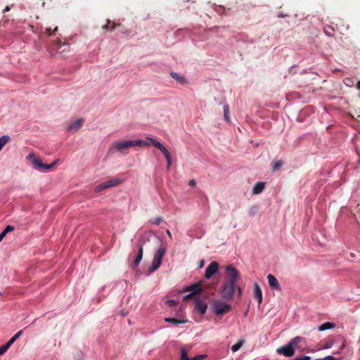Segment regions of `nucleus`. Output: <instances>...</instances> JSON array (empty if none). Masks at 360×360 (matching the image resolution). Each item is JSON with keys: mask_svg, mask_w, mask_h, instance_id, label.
Here are the masks:
<instances>
[{"mask_svg": "<svg viewBox=\"0 0 360 360\" xmlns=\"http://www.w3.org/2000/svg\"><path fill=\"white\" fill-rule=\"evenodd\" d=\"M137 245L139 248L138 253L136 255H134L132 253L130 255L131 258L134 257L133 262H132V268L134 269H136L138 267V266L139 265V264L143 258V243L141 241H139Z\"/></svg>", "mask_w": 360, "mask_h": 360, "instance_id": "nucleus-9", "label": "nucleus"}, {"mask_svg": "<svg viewBox=\"0 0 360 360\" xmlns=\"http://www.w3.org/2000/svg\"><path fill=\"white\" fill-rule=\"evenodd\" d=\"M200 283H195L186 288L185 291H191L194 295L198 293L201 291V288H200Z\"/></svg>", "mask_w": 360, "mask_h": 360, "instance_id": "nucleus-18", "label": "nucleus"}, {"mask_svg": "<svg viewBox=\"0 0 360 360\" xmlns=\"http://www.w3.org/2000/svg\"><path fill=\"white\" fill-rule=\"evenodd\" d=\"M59 161V159H56L53 162L49 164L46 167L48 170L51 169Z\"/></svg>", "mask_w": 360, "mask_h": 360, "instance_id": "nucleus-35", "label": "nucleus"}, {"mask_svg": "<svg viewBox=\"0 0 360 360\" xmlns=\"http://www.w3.org/2000/svg\"><path fill=\"white\" fill-rule=\"evenodd\" d=\"M149 146V143L143 140H133L126 141H117L113 143L109 148L110 153H114L115 151H120L124 153V151L128 148L133 146Z\"/></svg>", "mask_w": 360, "mask_h": 360, "instance_id": "nucleus-1", "label": "nucleus"}, {"mask_svg": "<svg viewBox=\"0 0 360 360\" xmlns=\"http://www.w3.org/2000/svg\"><path fill=\"white\" fill-rule=\"evenodd\" d=\"M265 188V183L262 181H259L255 184L253 187L252 193L255 195H258L261 193Z\"/></svg>", "mask_w": 360, "mask_h": 360, "instance_id": "nucleus-17", "label": "nucleus"}, {"mask_svg": "<svg viewBox=\"0 0 360 360\" xmlns=\"http://www.w3.org/2000/svg\"><path fill=\"white\" fill-rule=\"evenodd\" d=\"M236 291V283L224 281L221 290V297L226 300H231Z\"/></svg>", "mask_w": 360, "mask_h": 360, "instance_id": "nucleus-2", "label": "nucleus"}, {"mask_svg": "<svg viewBox=\"0 0 360 360\" xmlns=\"http://www.w3.org/2000/svg\"><path fill=\"white\" fill-rule=\"evenodd\" d=\"M58 30V27H56L53 30H51V27L46 28L45 34L47 37H50L53 35V34Z\"/></svg>", "mask_w": 360, "mask_h": 360, "instance_id": "nucleus-29", "label": "nucleus"}, {"mask_svg": "<svg viewBox=\"0 0 360 360\" xmlns=\"http://www.w3.org/2000/svg\"><path fill=\"white\" fill-rule=\"evenodd\" d=\"M17 339L15 338V336H13L6 344L10 347L16 340Z\"/></svg>", "mask_w": 360, "mask_h": 360, "instance_id": "nucleus-37", "label": "nucleus"}, {"mask_svg": "<svg viewBox=\"0 0 360 360\" xmlns=\"http://www.w3.org/2000/svg\"><path fill=\"white\" fill-rule=\"evenodd\" d=\"M111 24V21L110 20H107V24H105V25H103L102 27V29L103 30H107V29H110V25Z\"/></svg>", "mask_w": 360, "mask_h": 360, "instance_id": "nucleus-39", "label": "nucleus"}, {"mask_svg": "<svg viewBox=\"0 0 360 360\" xmlns=\"http://www.w3.org/2000/svg\"><path fill=\"white\" fill-rule=\"evenodd\" d=\"M189 186H195V184H196V182L194 179H191L189 181V183H188Z\"/></svg>", "mask_w": 360, "mask_h": 360, "instance_id": "nucleus-48", "label": "nucleus"}, {"mask_svg": "<svg viewBox=\"0 0 360 360\" xmlns=\"http://www.w3.org/2000/svg\"><path fill=\"white\" fill-rule=\"evenodd\" d=\"M203 357H204L203 355H197L193 358H191L190 360H201L203 359Z\"/></svg>", "mask_w": 360, "mask_h": 360, "instance_id": "nucleus-41", "label": "nucleus"}, {"mask_svg": "<svg viewBox=\"0 0 360 360\" xmlns=\"http://www.w3.org/2000/svg\"><path fill=\"white\" fill-rule=\"evenodd\" d=\"M160 150L164 154L165 158L170 155L169 151L166 149V148L165 146H163V148H160Z\"/></svg>", "mask_w": 360, "mask_h": 360, "instance_id": "nucleus-36", "label": "nucleus"}, {"mask_svg": "<svg viewBox=\"0 0 360 360\" xmlns=\"http://www.w3.org/2000/svg\"><path fill=\"white\" fill-rule=\"evenodd\" d=\"M166 304H167L169 307H175V306H176L177 302H176L175 300H169L166 301Z\"/></svg>", "mask_w": 360, "mask_h": 360, "instance_id": "nucleus-34", "label": "nucleus"}, {"mask_svg": "<svg viewBox=\"0 0 360 360\" xmlns=\"http://www.w3.org/2000/svg\"><path fill=\"white\" fill-rule=\"evenodd\" d=\"M167 251L166 245L164 244H162L158 250L156 251L154 257L158 259H160L162 261L163 257L165 256Z\"/></svg>", "mask_w": 360, "mask_h": 360, "instance_id": "nucleus-15", "label": "nucleus"}, {"mask_svg": "<svg viewBox=\"0 0 360 360\" xmlns=\"http://www.w3.org/2000/svg\"><path fill=\"white\" fill-rule=\"evenodd\" d=\"M292 340H295L296 342H294V343H293L294 352L295 351V349H297L300 352H311L308 348V347L307 345V341H306L305 338L300 337V336H297L295 338H293Z\"/></svg>", "mask_w": 360, "mask_h": 360, "instance_id": "nucleus-5", "label": "nucleus"}, {"mask_svg": "<svg viewBox=\"0 0 360 360\" xmlns=\"http://www.w3.org/2000/svg\"><path fill=\"white\" fill-rule=\"evenodd\" d=\"M334 327H335L334 323H330V322H326V323L321 324L319 327V330L323 331V330H328V329H331V328H333Z\"/></svg>", "mask_w": 360, "mask_h": 360, "instance_id": "nucleus-20", "label": "nucleus"}, {"mask_svg": "<svg viewBox=\"0 0 360 360\" xmlns=\"http://www.w3.org/2000/svg\"><path fill=\"white\" fill-rule=\"evenodd\" d=\"M194 295H195L193 292H191L190 294L186 295L184 299V300H188V299H190V298L193 297Z\"/></svg>", "mask_w": 360, "mask_h": 360, "instance_id": "nucleus-47", "label": "nucleus"}, {"mask_svg": "<svg viewBox=\"0 0 360 360\" xmlns=\"http://www.w3.org/2000/svg\"><path fill=\"white\" fill-rule=\"evenodd\" d=\"M267 279L269 285L272 289L281 290L279 283L274 276H273L272 274H269L267 276Z\"/></svg>", "mask_w": 360, "mask_h": 360, "instance_id": "nucleus-12", "label": "nucleus"}, {"mask_svg": "<svg viewBox=\"0 0 360 360\" xmlns=\"http://www.w3.org/2000/svg\"><path fill=\"white\" fill-rule=\"evenodd\" d=\"M122 181H123V180L121 179L120 178L115 177V178H112L110 180H108L106 181H104V182L98 184L96 187L95 191L96 192H100L105 189L120 185V184L122 183Z\"/></svg>", "mask_w": 360, "mask_h": 360, "instance_id": "nucleus-4", "label": "nucleus"}, {"mask_svg": "<svg viewBox=\"0 0 360 360\" xmlns=\"http://www.w3.org/2000/svg\"><path fill=\"white\" fill-rule=\"evenodd\" d=\"M296 342L295 340H290L288 344L281 347L276 349V352L279 354H282L286 357H290L294 355L295 352L293 349V343Z\"/></svg>", "mask_w": 360, "mask_h": 360, "instance_id": "nucleus-7", "label": "nucleus"}, {"mask_svg": "<svg viewBox=\"0 0 360 360\" xmlns=\"http://www.w3.org/2000/svg\"><path fill=\"white\" fill-rule=\"evenodd\" d=\"M344 84L347 86L352 87L354 85V80L352 78L347 77L343 80Z\"/></svg>", "mask_w": 360, "mask_h": 360, "instance_id": "nucleus-26", "label": "nucleus"}, {"mask_svg": "<svg viewBox=\"0 0 360 360\" xmlns=\"http://www.w3.org/2000/svg\"><path fill=\"white\" fill-rule=\"evenodd\" d=\"M229 107L228 105H225L224 106V120L226 122H229L230 117H229Z\"/></svg>", "mask_w": 360, "mask_h": 360, "instance_id": "nucleus-27", "label": "nucleus"}, {"mask_svg": "<svg viewBox=\"0 0 360 360\" xmlns=\"http://www.w3.org/2000/svg\"><path fill=\"white\" fill-rule=\"evenodd\" d=\"M214 311L217 315H221L229 312L231 310V306L223 302L215 300L212 304Z\"/></svg>", "mask_w": 360, "mask_h": 360, "instance_id": "nucleus-6", "label": "nucleus"}, {"mask_svg": "<svg viewBox=\"0 0 360 360\" xmlns=\"http://www.w3.org/2000/svg\"><path fill=\"white\" fill-rule=\"evenodd\" d=\"M23 330H19L17 333H15L13 336H15V338L18 339L22 334Z\"/></svg>", "mask_w": 360, "mask_h": 360, "instance_id": "nucleus-45", "label": "nucleus"}, {"mask_svg": "<svg viewBox=\"0 0 360 360\" xmlns=\"http://www.w3.org/2000/svg\"><path fill=\"white\" fill-rule=\"evenodd\" d=\"M23 330H19L17 333H15L13 336H15V338L18 339L22 334Z\"/></svg>", "mask_w": 360, "mask_h": 360, "instance_id": "nucleus-46", "label": "nucleus"}, {"mask_svg": "<svg viewBox=\"0 0 360 360\" xmlns=\"http://www.w3.org/2000/svg\"><path fill=\"white\" fill-rule=\"evenodd\" d=\"M27 158L32 161L34 169L40 171L48 170L46 168L48 164L43 163L39 157L36 156L34 153H30Z\"/></svg>", "mask_w": 360, "mask_h": 360, "instance_id": "nucleus-8", "label": "nucleus"}, {"mask_svg": "<svg viewBox=\"0 0 360 360\" xmlns=\"http://www.w3.org/2000/svg\"><path fill=\"white\" fill-rule=\"evenodd\" d=\"M84 120L82 119H78L71 123L69 124L67 131H76L78 129H79L82 124H83Z\"/></svg>", "mask_w": 360, "mask_h": 360, "instance_id": "nucleus-11", "label": "nucleus"}, {"mask_svg": "<svg viewBox=\"0 0 360 360\" xmlns=\"http://www.w3.org/2000/svg\"><path fill=\"white\" fill-rule=\"evenodd\" d=\"M219 264L217 262H212L206 268L205 277L210 278L218 270Z\"/></svg>", "mask_w": 360, "mask_h": 360, "instance_id": "nucleus-10", "label": "nucleus"}, {"mask_svg": "<svg viewBox=\"0 0 360 360\" xmlns=\"http://www.w3.org/2000/svg\"><path fill=\"white\" fill-rule=\"evenodd\" d=\"M117 24H116L115 22H111V24L110 25V30H113L115 29V27H117Z\"/></svg>", "mask_w": 360, "mask_h": 360, "instance_id": "nucleus-42", "label": "nucleus"}, {"mask_svg": "<svg viewBox=\"0 0 360 360\" xmlns=\"http://www.w3.org/2000/svg\"><path fill=\"white\" fill-rule=\"evenodd\" d=\"M324 32L327 36L332 37L334 34V29L330 26L326 27L324 28Z\"/></svg>", "mask_w": 360, "mask_h": 360, "instance_id": "nucleus-25", "label": "nucleus"}, {"mask_svg": "<svg viewBox=\"0 0 360 360\" xmlns=\"http://www.w3.org/2000/svg\"><path fill=\"white\" fill-rule=\"evenodd\" d=\"M6 234L2 231L0 234V242L3 240V238L5 237Z\"/></svg>", "mask_w": 360, "mask_h": 360, "instance_id": "nucleus-49", "label": "nucleus"}, {"mask_svg": "<svg viewBox=\"0 0 360 360\" xmlns=\"http://www.w3.org/2000/svg\"><path fill=\"white\" fill-rule=\"evenodd\" d=\"M170 75L173 79H174L177 82H179L181 84H185L187 83L186 79L184 77L179 76L176 72H171Z\"/></svg>", "mask_w": 360, "mask_h": 360, "instance_id": "nucleus-19", "label": "nucleus"}, {"mask_svg": "<svg viewBox=\"0 0 360 360\" xmlns=\"http://www.w3.org/2000/svg\"><path fill=\"white\" fill-rule=\"evenodd\" d=\"M329 347V345H326V346L323 347V349H327Z\"/></svg>", "mask_w": 360, "mask_h": 360, "instance_id": "nucleus-54", "label": "nucleus"}, {"mask_svg": "<svg viewBox=\"0 0 360 360\" xmlns=\"http://www.w3.org/2000/svg\"><path fill=\"white\" fill-rule=\"evenodd\" d=\"M147 140L150 141V143L157 148L160 150V148H163V146L162 143H160L157 140L153 139V138H147Z\"/></svg>", "mask_w": 360, "mask_h": 360, "instance_id": "nucleus-24", "label": "nucleus"}, {"mask_svg": "<svg viewBox=\"0 0 360 360\" xmlns=\"http://www.w3.org/2000/svg\"><path fill=\"white\" fill-rule=\"evenodd\" d=\"M207 309V305L206 303L197 300L195 302V309L198 311L200 314H204L206 312Z\"/></svg>", "mask_w": 360, "mask_h": 360, "instance_id": "nucleus-13", "label": "nucleus"}, {"mask_svg": "<svg viewBox=\"0 0 360 360\" xmlns=\"http://www.w3.org/2000/svg\"><path fill=\"white\" fill-rule=\"evenodd\" d=\"M283 165V162L281 160H278L274 162L273 165V171H276L280 169V167Z\"/></svg>", "mask_w": 360, "mask_h": 360, "instance_id": "nucleus-30", "label": "nucleus"}, {"mask_svg": "<svg viewBox=\"0 0 360 360\" xmlns=\"http://www.w3.org/2000/svg\"><path fill=\"white\" fill-rule=\"evenodd\" d=\"M167 162V168H169L171 164H172V158L171 155L165 158Z\"/></svg>", "mask_w": 360, "mask_h": 360, "instance_id": "nucleus-40", "label": "nucleus"}, {"mask_svg": "<svg viewBox=\"0 0 360 360\" xmlns=\"http://www.w3.org/2000/svg\"><path fill=\"white\" fill-rule=\"evenodd\" d=\"M10 137L7 135L2 136L0 137V151L4 146H6L10 141Z\"/></svg>", "mask_w": 360, "mask_h": 360, "instance_id": "nucleus-22", "label": "nucleus"}, {"mask_svg": "<svg viewBox=\"0 0 360 360\" xmlns=\"http://www.w3.org/2000/svg\"><path fill=\"white\" fill-rule=\"evenodd\" d=\"M244 344V340H240L238 341L237 343H236L235 345H233L232 347H231V350L233 352H237L238 350H239L242 346Z\"/></svg>", "mask_w": 360, "mask_h": 360, "instance_id": "nucleus-23", "label": "nucleus"}, {"mask_svg": "<svg viewBox=\"0 0 360 360\" xmlns=\"http://www.w3.org/2000/svg\"><path fill=\"white\" fill-rule=\"evenodd\" d=\"M316 360H335V358L331 356H327L321 359H316Z\"/></svg>", "mask_w": 360, "mask_h": 360, "instance_id": "nucleus-44", "label": "nucleus"}, {"mask_svg": "<svg viewBox=\"0 0 360 360\" xmlns=\"http://www.w3.org/2000/svg\"><path fill=\"white\" fill-rule=\"evenodd\" d=\"M162 261L160 259L153 257L151 266L148 269V274H150L159 269L161 266Z\"/></svg>", "mask_w": 360, "mask_h": 360, "instance_id": "nucleus-16", "label": "nucleus"}, {"mask_svg": "<svg viewBox=\"0 0 360 360\" xmlns=\"http://www.w3.org/2000/svg\"><path fill=\"white\" fill-rule=\"evenodd\" d=\"M165 321L167 322V323H172V324H175V325L180 324V323H184L186 322V321L180 320V319H177L175 318H165Z\"/></svg>", "mask_w": 360, "mask_h": 360, "instance_id": "nucleus-21", "label": "nucleus"}, {"mask_svg": "<svg viewBox=\"0 0 360 360\" xmlns=\"http://www.w3.org/2000/svg\"><path fill=\"white\" fill-rule=\"evenodd\" d=\"M191 358L188 357L187 352L185 349H181V360H190Z\"/></svg>", "mask_w": 360, "mask_h": 360, "instance_id": "nucleus-28", "label": "nucleus"}, {"mask_svg": "<svg viewBox=\"0 0 360 360\" xmlns=\"http://www.w3.org/2000/svg\"><path fill=\"white\" fill-rule=\"evenodd\" d=\"M356 88L360 90V81H359L356 84Z\"/></svg>", "mask_w": 360, "mask_h": 360, "instance_id": "nucleus-52", "label": "nucleus"}, {"mask_svg": "<svg viewBox=\"0 0 360 360\" xmlns=\"http://www.w3.org/2000/svg\"><path fill=\"white\" fill-rule=\"evenodd\" d=\"M162 221V217H158L153 219H151L150 220V222L151 224H155V225H159L160 224V222Z\"/></svg>", "mask_w": 360, "mask_h": 360, "instance_id": "nucleus-31", "label": "nucleus"}, {"mask_svg": "<svg viewBox=\"0 0 360 360\" xmlns=\"http://www.w3.org/2000/svg\"><path fill=\"white\" fill-rule=\"evenodd\" d=\"M166 233H167V235L169 236V238H172V233H171V232H170V231H169V230H168V229H167V230L166 231Z\"/></svg>", "mask_w": 360, "mask_h": 360, "instance_id": "nucleus-50", "label": "nucleus"}, {"mask_svg": "<svg viewBox=\"0 0 360 360\" xmlns=\"http://www.w3.org/2000/svg\"><path fill=\"white\" fill-rule=\"evenodd\" d=\"M225 269L226 276L224 281L236 284L239 277V271L233 265L226 266Z\"/></svg>", "mask_w": 360, "mask_h": 360, "instance_id": "nucleus-3", "label": "nucleus"}, {"mask_svg": "<svg viewBox=\"0 0 360 360\" xmlns=\"http://www.w3.org/2000/svg\"><path fill=\"white\" fill-rule=\"evenodd\" d=\"M14 230V226L8 225L5 229L3 231V232L6 235L8 232H11Z\"/></svg>", "mask_w": 360, "mask_h": 360, "instance_id": "nucleus-33", "label": "nucleus"}, {"mask_svg": "<svg viewBox=\"0 0 360 360\" xmlns=\"http://www.w3.org/2000/svg\"><path fill=\"white\" fill-rule=\"evenodd\" d=\"M8 349L9 347L6 344L0 347V356L3 355Z\"/></svg>", "mask_w": 360, "mask_h": 360, "instance_id": "nucleus-32", "label": "nucleus"}, {"mask_svg": "<svg viewBox=\"0 0 360 360\" xmlns=\"http://www.w3.org/2000/svg\"><path fill=\"white\" fill-rule=\"evenodd\" d=\"M202 266H203V261H201L200 264V267H202Z\"/></svg>", "mask_w": 360, "mask_h": 360, "instance_id": "nucleus-53", "label": "nucleus"}, {"mask_svg": "<svg viewBox=\"0 0 360 360\" xmlns=\"http://www.w3.org/2000/svg\"><path fill=\"white\" fill-rule=\"evenodd\" d=\"M10 11V8H9V6H6V7L5 8V9L4 10V12H7V11Z\"/></svg>", "mask_w": 360, "mask_h": 360, "instance_id": "nucleus-51", "label": "nucleus"}, {"mask_svg": "<svg viewBox=\"0 0 360 360\" xmlns=\"http://www.w3.org/2000/svg\"><path fill=\"white\" fill-rule=\"evenodd\" d=\"M236 290L238 291V296L240 297L242 295V289L236 285Z\"/></svg>", "mask_w": 360, "mask_h": 360, "instance_id": "nucleus-43", "label": "nucleus"}, {"mask_svg": "<svg viewBox=\"0 0 360 360\" xmlns=\"http://www.w3.org/2000/svg\"><path fill=\"white\" fill-rule=\"evenodd\" d=\"M254 295L257 300L258 304H260L262 302V292L257 283L254 284Z\"/></svg>", "mask_w": 360, "mask_h": 360, "instance_id": "nucleus-14", "label": "nucleus"}, {"mask_svg": "<svg viewBox=\"0 0 360 360\" xmlns=\"http://www.w3.org/2000/svg\"><path fill=\"white\" fill-rule=\"evenodd\" d=\"M311 357L308 356H304L303 357H296L293 360H310Z\"/></svg>", "mask_w": 360, "mask_h": 360, "instance_id": "nucleus-38", "label": "nucleus"}]
</instances>
